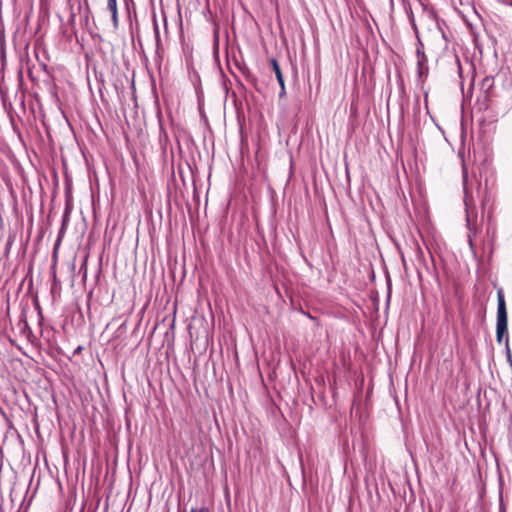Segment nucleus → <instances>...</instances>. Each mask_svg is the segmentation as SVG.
<instances>
[{"instance_id":"obj_1","label":"nucleus","mask_w":512,"mask_h":512,"mask_svg":"<svg viewBox=\"0 0 512 512\" xmlns=\"http://www.w3.org/2000/svg\"><path fill=\"white\" fill-rule=\"evenodd\" d=\"M497 323H496V340L499 344L503 341L505 342L506 347H508L509 339L507 336L508 331V318H507V309L504 298V293L500 289L497 292ZM508 359H511V354L509 348H507Z\"/></svg>"},{"instance_id":"obj_2","label":"nucleus","mask_w":512,"mask_h":512,"mask_svg":"<svg viewBox=\"0 0 512 512\" xmlns=\"http://www.w3.org/2000/svg\"><path fill=\"white\" fill-rule=\"evenodd\" d=\"M417 64H418V74L420 77H422L424 74L428 72V66H427V57L423 50V44L419 42V45L417 47Z\"/></svg>"},{"instance_id":"obj_3","label":"nucleus","mask_w":512,"mask_h":512,"mask_svg":"<svg viewBox=\"0 0 512 512\" xmlns=\"http://www.w3.org/2000/svg\"><path fill=\"white\" fill-rule=\"evenodd\" d=\"M271 64H272L273 71L275 72L277 81L281 87L280 97H282L285 94L284 78H283V75H282V72H281V69H280V66H279L277 60L274 58L271 59Z\"/></svg>"},{"instance_id":"obj_4","label":"nucleus","mask_w":512,"mask_h":512,"mask_svg":"<svg viewBox=\"0 0 512 512\" xmlns=\"http://www.w3.org/2000/svg\"><path fill=\"white\" fill-rule=\"evenodd\" d=\"M107 8L112 14L114 27L118 26L117 0H108Z\"/></svg>"},{"instance_id":"obj_5","label":"nucleus","mask_w":512,"mask_h":512,"mask_svg":"<svg viewBox=\"0 0 512 512\" xmlns=\"http://www.w3.org/2000/svg\"><path fill=\"white\" fill-rule=\"evenodd\" d=\"M465 204H466V213H467V217H466V221H467V226L469 228V230L471 231L472 230V227H471V217H472V214L469 210V204H468V201L466 200L465 201Z\"/></svg>"},{"instance_id":"obj_6","label":"nucleus","mask_w":512,"mask_h":512,"mask_svg":"<svg viewBox=\"0 0 512 512\" xmlns=\"http://www.w3.org/2000/svg\"><path fill=\"white\" fill-rule=\"evenodd\" d=\"M469 245H470V247H472V246H473V243H472V237H471V235H469Z\"/></svg>"},{"instance_id":"obj_7","label":"nucleus","mask_w":512,"mask_h":512,"mask_svg":"<svg viewBox=\"0 0 512 512\" xmlns=\"http://www.w3.org/2000/svg\"><path fill=\"white\" fill-rule=\"evenodd\" d=\"M80 350H81V347H78V349H77V350H75V353L80 352Z\"/></svg>"},{"instance_id":"obj_8","label":"nucleus","mask_w":512,"mask_h":512,"mask_svg":"<svg viewBox=\"0 0 512 512\" xmlns=\"http://www.w3.org/2000/svg\"><path fill=\"white\" fill-rule=\"evenodd\" d=\"M80 350H81V347H78V349H77V350H75V353L80 352Z\"/></svg>"},{"instance_id":"obj_9","label":"nucleus","mask_w":512,"mask_h":512,"mask_svg":"<svg viewBox=\"0 0 512 512\" xmlns=\"http://www.w3.org/2000/svg\"><path fill=\"white\" fill-rule=\"evenodd\" d=\"M80 350H81V347H78V349H77V350H75V353L80 352Z\"/></svg>"},{"instance_id":"obj_10","label":"nucleus","mask_w":512,"mask_h":512,"mask_svg":"<svg viewBox=\"0 0 512 512\" xmlns=\"http://www.w3.org/2000/svg\"><path fill=\"white\" fill-rule=\"evenodd\" d=\"M158 34H159V31H158V28L156 27V36L158 37Z\"/></svg>"},{"instance_id":"obj_11","label":"nucleus","mask_w":512,"mask_h":512,"mask_svg":"<svg viewBox=\"0 0 512 512\" xmlns=\"http://www.w3.org/2000/svg\"><path fill=\"white\" fill-rule=\"evenodd\" d=\"M190 512H196V510H195V509H192Z\"/></svg>"}]
</instances>
